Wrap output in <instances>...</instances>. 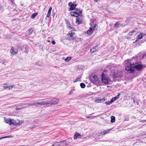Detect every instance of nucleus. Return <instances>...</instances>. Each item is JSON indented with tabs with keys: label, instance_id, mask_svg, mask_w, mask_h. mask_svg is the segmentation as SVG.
<instances>
[{
	"label": "nucleus",
	"instance_id": "f257e3e1",
	"mask_svg": "<svg viewBox=\"0 0 146 146\" xmlns=\"http://www.w3.org/2000/svg\"><path fill=\"white\" fill-rule=\"evenodd\" d=\"M143 67H144V64L136 65L133 63H131L130 60H128L126 64L125 70L129 73H133L135 71L134 68H135L137 71H140Z\"/></svg>",
	"mask_w": 146,
	"mask_h": 146
},
{
	"label": "nucleus",
	"instance_id": "f03ea898",
	"mask_svg": "<svg viewBox=\"0 0 146 146\" xmlns=\"http://www.w3.org/2000/svg\"><path fill=\"white\" fill-rule=\"evenodd\" d=\"M4 120L5 122L10 125H13L14 126H19L21 125L23 121L20 120L19 119L15 120L14 119L11 118H6L4 117Z\"/></svg>",
	"mask_w": 146,
	"mask_h": 146
},
{
	"label": "nucleus",
	"instance_id": "7ed1b4c3",
	"mask_svg": "<svg viewBox=\"0 0 146 146\" xmlns=\"http://www.w3.org/2000/svg\"><path fill=\"white\" fill-rule=\"evenodd\" d=\"M101 80L103 83L106 84H108L111 82V80L104 74V72L101 74Z\"/></svg>",
	"mask_w": 146,
	"mask_h": 146
},
{
	"label": "nucleus",
	"instance_id": "20e7f679",
	"mask_svg": "<svg viewBox=\"0 0 146 146\" xmlns=\"http://www.w3.org/2000/svg\"><path fill=\"white\" fill-rule=\"evenodd\" d=\"M90 79L92 83L97 84H99L100 82V80H99L98 78L94 74L91 75Z\"/></svg>",
	"mask_w": 146,
	"mask_h": 146
},
{
	"label": "nucleus",
	"instance_id": "39448f33",
	"mask_svg": "<svg viewBox=\"0 0 146 146\" xmlns=\"http://www.w3.org/2000/svg\"><path fill=\"white\" fill-rule=\"evenodd\" d=\"M72 31L69 32L67 34V37L68 39L69 40H72L74 39L76 37L75 36V33L74 32H72Z\"/></svg>",
	"mask_w": 146,
	"mask_h": 146
},
{
	"label": "nucleus",
	"instance_id": "423d86ee",
	"mask_svg": "<svg viewBox=\"0 0 146 146\" xmlns=\"http://www.w3.org/2000/svg\"><path fill=\"white\" fill-rule=\"evenodd\" d=\"M49 104V103L48 102V101L45 100L41 102H37L35 103V105L36 106H39L40 107V106L42 105H47Z\"/></svg>",
	"mask_w": 146,
	"mask_h": 146
},
{
	"label": "nucleus",
	"instance_id": "0eeeda50",
	"mask_svg": "<svg viewBox=\"0 0 146 146\" xmlns=\"http://www.w3.org/2000/svg\"><path fill=\"white\" fill-rule=\"evenodd\" d=\"M49 104L51 105H55L58 104L59 102V100L58 99L54 98L50 101H48Z\"/></svg>",
	"mask_w": 146,
	"mask_h": 146
},
{
	"label": "nucleus",
	"instance_id": "6e6552de",
	"mask_svg": "<svg viewBox=\"0 0 146 146\" xmlns=\"http://www.w3.org/2000/svg\"><path fill=\"white\" fill-rule=\"evenodd\" d=\"M3 87L4 90L7 89L9 90L12 89L13 87V85H9V84L6 83L3 84Z\"/></svg>",
	"mask_w": 146,
	"mask_h": 146
},
{
	"label": "nucleus",
	"instance_id": "1a4fd4ad",
	"mask_svg": "<svg viewBox=\"0 0 146 146\" xmlns=\"http://www.w3.org/2000/svg\"><path fill=\"white\" fill-rule=\"evenodd\" d=\"M18 52V50L15 49L13 46L11 47V49L10 50V52L11 55H14L16 54Z\"/></svg>",
	"mask_w": 146,
	"mask_h": 146
},
{
	"label": "nucleus",
	"instance_id": "9d476101",
	"mask_svg": "<svg viewBox=\"0 0 146 146\" xmlns=\"http://www.w3.org/2000/svg\"><path fill=\"white\" fill-rule=\"evenodd\" d=\"M105 101L104 98L101 99L100 98H97L94 100L95 103H101L104 102Z\"/></svg>",
	"mask_w": 146,
	"mask_h": 146
},
{
	"label": "nucleus",
	"instance_id": "9b49d317",
	"mask_svg": "<svg viewBox=\"0 0 146 146\" xmlns=\"http://www.w3.org/2000/svg\"><path fill=\"white\" fill-rule=\"evenodd\" d=\"M96 26V25H94L92 28H90L87 31V34L88 35H90L93 33V31L95 29Z\"/></svg>",
	"mask_w": 146,
	"mask_h": 146
},
{
	"label": "nucleus",
	"instance_id": "f8f14e48",
	"mask_svg": "<svg viewBox=\"0 0 146 146\" xmlns=\"http://www.w3.org/2000/svg\"><path fill=\"white\" fill-rule=\"evenodd\" d=\"M112 129H108L104 130V131L101 132L100 134L102 135H105L106 134L110 132L112 130Z\"/></svg>",
	"mask_w": 146,
	"mask_h": 146
},
{
	"label": "nucleus",
	"instance_id": "ddd939ff",
	"mask_svg": "<svg viewBox=\"0 0 146 146\" xmlns=\"http://www.w3.org/2000/svg\"><path fill=\"white\" fill-rule=\"evenodd\" d=\"M71 16L77 17L80 16L79 14L76 12H72L70 13Z\"/></svg>",
	"mask_w": 146,
	"mask_h": 146
},
{
	"label": "nucleus",
	"instance_id": "4468645a",
	"mask_svg": "<svg viewBox=\"0 0 146 146\" xmlns=\"http://www.w3.org/2000/svg\"><path fill=\"white\" fill-rule=\"evenodd\" d=\"M122 72L121 71L118 72L115 75V77L116 78H118L121 76L122 75Z\"/></svg>",
	"mask_w": 146,
	"mask_h": 146
},
{
	"label": "nucleus",
	"instance_id": "2eb2a0df",
	"mask_svg": "<svg viewBox=\"0 0 146 146\" xmlns=\"http://www.w3.org/2000/svg\"><path fill=\"white\" fill-rule=\"evenodd\" d=\"M138 28H134V30L130 31L129 32V35L131 36L132 35V34H133L134 33L137 32V31H138Z\"/></svg>",
	"mask_w": 146,
	"mask_h": 146
},
{
	"label": "nucleus",
	"instance_id": "dca6fc26",
	"mask_svg": "<svg viewBox=\"0 0 146 146\" xmlns=\"http://www.w3.org/2000/svg\"><path fill=\"white\" fill-rule=\"evenodd\" d=\"M98 45H97L95 46L92 48L90 50V51L91 53H94L97 50V47Z\"/></svg>",
	"mask_w": 146,
	"mask_h": 146
},
{
	"label": "nucleus",
	"instance_id": "f3484780",
	"mask_svg": "<svg viewBox=\"0 0 146 146\" xmlns=\"http://www.w3.org/2000/svg\"><path fill=\"white\" fill-rule=\"evenodd\" d=\"M67 27L69 30H71V29H72V31H76L75 29L72 27L71 26L70 23H69L68 24V25H67Z\"/></svg>",
	"mask_w": 146,
	"mask_h": 146
},
{
	"label": "nucleus",
	"instance_id": "a211bd4d",
	"mask_svg": "<svg viewBox=\"0 0 146 146\" xmlns=\"http://www.w3.org/2000/svg\"><path fill=\"white\" fill-rule=\"evenodd\" d=\"M82 21L78 17L76 18V23L78 24H80L82 23Z\"/></svg>",
	"mask_w": 146,
	"mask_h": 146
},
{
	"label": "nucleus",
	"instance_id": "6ab92c4d",
	"mask_svg": "<svg viewBox=\"0 0 146 146\" xmlns=\"http://www.w3.org/2000/svg\"><path fill=\"white\" fill-rule=\"evenodd\" d=\"M77 5L76 4H72L70 5V10L72 11L77 6Z\"/></svg>",
	"mask_w": 146,
	"mask_h": 146
},
{
	"label": "nucleus",
	"instance_id": "aec40b11",
	"mask_svg": "<svg viewBox=\"0 0 146 146\" xmlns=\"http://www.w3.org/2000/svg\"><path fill=\"white\" fill-rule=\"evenodd\" d=\"M143 33H140V34L137 35V40H140L143 37Z\"/></svg>",
	"mask_w": 146,
	"mask_h": 146
},
{
	"label": "nucleus",
	"instance_id": "412c9836",
	"mask_svg": "<svg viewBox=\"0 0 146 146\" xmlns=\"http://www.w3.org/2000/svg\"><path fill=\"white\" fill-rule=\"evenodd\" d=\"M80 136V135L78 133H76L74 135V139H77L79 136Z\"/></svg>",
	"mask_w": 146,
	"mask_h": 146
},
{
	"label": "nucleus",
	"instance_id": "4be33fe9",
	"mask_svg": "<svg viewBox=\"0 0 146 146\" xmlns=\"http://www.w3.org/2000/svg\"><path fill=\"white\" fill-rule=\"evenodd\" d=\"M27 32L28 35H30L33 33V30L32 29V28L29 29L28 30Z\"/></svg>",
	"mask_w": 146,
	"mask_h": 146
},
{
	"label": "nucleus",
	"instance_id": "5701e85b",
	"mask_svg": "<svg viewBox=\"0 0 146 146\" xmlns=\"http://www.w3.org/2000/svg\"><path fill=\"white\" fill-rule=\"evenodd\" d=\"M111 123H113L115 121V117L113 116H111Z\"/></svg>",
	"mask_w": 146,
	"mask_h": 146
},
{
	"label": "nucleus",
	"instance_id": "b1692460",
	"mask_svg": "<svg viewBox=\"0 0 146 146\" xmlns=\"http://www.w3.org/2000/svg\"><path fill=\"white\" fill-rule=\"evenodd\" d=\"M120 24L118 22H116L115 24V25L114 26V28H117L119 27Z\"/></svg>",
	"mask_w": 146,
	"mask_h": 146
},
{
	"label": "nucleus",
	"instance_id": "393cba45",
	"mask_svg": "<svg viewBox=\"0 0 146 146\" xmlns=\"http://www.w3.org/2000/svg\"><path fill=\"white\" fill-rule=\"evenodd\" d=\"M37 13H33L32 16H31V18L32 19H34L35 17L37 15Z\"/></svg>",
	"mask_w": 146,
	"mask_h": 146
},
{
	"label": "nucleus",
	"instance_id": "a878e982",
	"mask_svg": "<svg viewBox=\"0 0 146 146\" xmlns=\"http://www.w3.org/2000/svg\"><path fill=\"white\" fill-rule=\"evenodd\" d=\"M113 102V101L111 100L109 102H105V104H106V105H110Z\"/></svg>",
	"mask_w": 146,
	"mask_h": 146
},
{
	"label": "nucleus",
	"instance_id": "bb28decb",
	"mask_svg": "<svg viewBox=\"0 0 146 146\" xmlns=\"http://www.w3.org/2000/svg\"><path fill=\"white\" fill-rule=\"evenodd\" d=\"M146 57V54H143V55L142 58H144L145 57ZM144 63H145L144 64V68H145L146 67V60H145V62H144Z\"/></svg>",
	"mask_w": 146,
	"mask_h": 146
},
{
	"label": "nucleus",
	"instance_id": "cd10ccee",
	"mask_svg": "<svg viewBox=\"0 0 146 146\" xmlns=\"http://www.w3.org/2000/svg\"><path fill=\"white\" fill-rule=\"evenodd\" d=\"M80 86L82 88H84L85 87V85L84 83H81L80 84Z\"/></svg>",
	"mask_w": 146,
	"mask_h": 146
},
{
	"label": "nucleus",
	"instance_id": "c85d7f7f",
	"mask_svg": "<svg viewBox=\"0 0 146 146\" xmlns=\"http://www.w3.org/2000/svg\"><path fill=\"white\" fill-rule=\"evenodd\" d=\"M72 58L71 57H69L66 58L65 59V60L67 61H69Z\"/></svg>",
	"mask_w": 146,
	"mask_h": 146
},
{
	"label": "nucleus",
	"instance_id": "c756f323",
	"mask_svg": "<svg viewBox=\"0 0 146 146\" xmlns=\"http://www.w3.org/2000/svg\"><path fill=\"white\" fill-rule=\"evenodd\" d=\"M75 90L74 89H71L69 93V95H71L72 94L73 92Z\"/></svg>",
	"mask_w": 146,
	"mask_h": 146
},
{
	"label": "nucleus",
	"instance_id": "7c9ffc66",
	"mask_svg": "<svg viewBox=\"0 0 146 146\" xmlns=\"http://www.w3.org/2000/svg\"><path fill=\"white\" fill-rule=\"evenodd\" d=\"M51 15V13H48L47 15H46V17H50V16Z\"/></svg>",
	"mask_w": 146,
	"mask_h": 146
},
{
	"label": "nucleus",
	"instance_id": "2f4dec72",
	"mask_svg": "<svg viewBox=\"0 0 146 146\" xmlns=\"http://www.w3.org/2000/svg\"><path fill=\"white\" fill-rule=\"evenodd\" d=\"M52 10V7H50L48 10V13H51V11Z\"/></svg>",
	"mask_w": 146,
	"mask_h": 146
},
{
	"label": "nucleus",
	"instance_id": "473e14b6",
	"mask_svg": "<svg viewBox=\"0 0 146 146\" xmlns=\"http://www.w3.org/2000/svg\"><path fill=\"white\" fill-rule=\"evenodd\" d=\"M22 109V108H18V107H16L15 109L16 110H21Z\"/></svg>",
	"mask_w": 146,
	"mask_h": 146
},
{
	"label": "nucleus",
	"instance_id": "72a5a7b5",
	"mask_svg": "<svg viewBox=\"0 0 146 146\" xmlns=\"http://www.w3.org/2000/svg\"><path fill=\"white\" fill-rule=\"evenodd\" d=\"M52 42V43L53 44H54V45L55 44H56L55 42L54 41V40L52 41V42Z\"/></svg>",
	"mask_w": 146,
	"mask_h": 146
},
{
	"label": "nucleus",
	"instance_id": "f704fd0d",
	"mask_svg": "<svg viewBox=\"0 0 146 146\" xmlns=\"http://www.w3.org/2000/svg\"><path fill=\"white\" fill-rule=\"evenodd\" d=\"M80 81V79L79 78H77L75 81H74V82H78V81Z\"/></svg>",
	"mask_w": 146,
	"mask_h": 146
},
{
	"label": "nucleus",
	"instance_id": "c9c22d12",
	"mask_svg": "<svg viewBox=\"0 0 146 146\" xmlns=\"http://www.w3.org/2000/svg\"><path fill=\"white\" fill-rule=\"evenodd\" d=\"M86 117L87 118H91L92 117L86 116Z\"/></svg>",
	"mask_w": 146,
	"mask_h": 146
},
{
	"label": "nucleus",
	"instance_id": "e433bc0d",
	"mask_svg": "<svg viewBox=\"0 0 146 146\" xmlns=\"http://www.w3.org/2000/svg\"><path fill=\"white\" fill-rule=\"evenodd\" d=\"M35 104H30L29 105V106H32L33 105H35Z\"/></svg>",
	"mask_w": 146,
	"mask_h": 146
},
{
	"label": "nucleus",
	"instance_id": "4c0bfd02",
	"mask_svg": "<svg viewBox=\"0 0 146 146\" xmlns=\"http://www.w3.org/2000/svg\"><path fill=\"white\" fill-rule=\"evenodd\" d=\"M7 136H5V137H1L0 138V139H3L4 138H7Z\"/></svg>",
	"mask_w": 146,
	"mask_h": 146
},
{
	"label": "nucleus",
	"instance_id": "58836bf2",
	"mask_svg": "<svg viewBox=\"0 0 146 146\" xmlns=\"http://www.w3.org/2000/svg\"><path fill=\"white\" fill-rule=\"evenodd\" d=\"M80 9H77L76 10V11L78 12H79V11H80Z\"/></svg>",
	"mask_w": 146,
	"mask_h": 146
},
{
	"label": "nucleus",
	"instance_id": "ea45409f",
	"mask_svg": "<svg viewBox=\"0 0 146 146\" xmlns=\"http://www.w3.org/2000/svg\"><path fill=\"white\" fill-rule=\"evenodd\" d=\"M79 12V13L81 14L82 13V11H81L80 10V11H79V12Z\"/></svg>",
	"mask_w": 146,
	"mask_h": 146
},
{
	"label": "nucleus",
	"instance_id": "a19ab883",
	"mask_svg": "<svg viewBox=\"0 0 146 146\" xmlns=\"http://www.w3.org/2000/svg\"><path fill=\"white\" fill-rule=\"evenodd\" d=\"M94 1H95L96 2H97L98 1V0H94Z\"/></svg>",
	"mask_w": 146,
	"mask_h": 146
},
{
	"label": "nucleus",
	"instance_id": "79ce46f5",
	"mask_svg": "<svg viewBox=\"0 0 146 146\" xmlns=\"http://www.w3.org/2000/svg\"><path fill=\"white\" fill-rule=\"evenodd\" d=\"M71 3H72V2H70V3H68L69 6H70V4H71Z\"/></svg>",
	"mask_w": 146,
	"mask_h": 146
},
{
	"label": "nucleus",
	"instance_id": "37998d69",
	"mask_svg": "<svg viewBox=\"0 0 146 146\" xmlns=\"http://www.w3.org/2000/svg\"><path fill=\"white\" fill-rule=\"evenodd\" d=\"M47 41L48 42H50V40H48Z\"/></svg>",
	"mask_w": 146,
	"mask_h": 146
},
{
	"label": "nucleus",
	"instance_id": "c03bdc74",
	"mask_svg": "<svg viewBox=\"0 0 146 146\" xmlns=\"http://www.w3.org/2000/svg\"><path fill=\"white\" fill-rule=\"evenodd\" d=\"M119 96L118 97V98H117V99L118 98H119Z\"/></svg>",
	"mask_w": 146,
	"mask_h": 146
}]
</instances>
